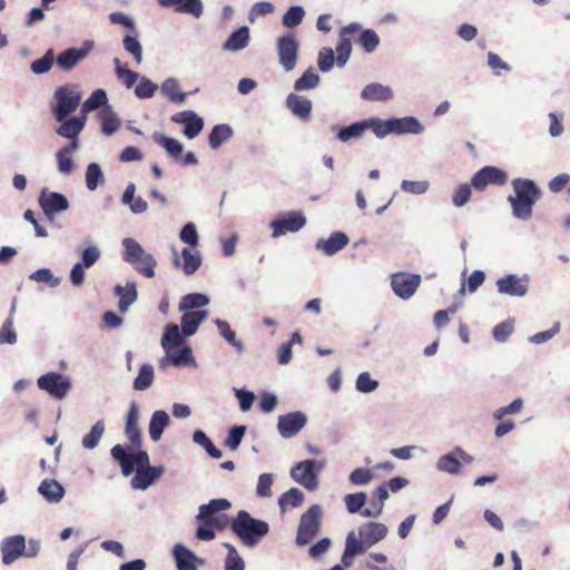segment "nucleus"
<instances>
[{"label":"nucleus","instance_id":"44","mask_svg":"<svg viewBox=\"0 0 570 570\" xmlns=\"http://www.w3.org/2000/svg\"><path fill=\"white\" fill-rule=\"evenodd\" d=\"M360 32L357 43L364 49V51L368 53L373 52L380 45V37L372 29H366Z\"/></svg>","mask_w":570,"mask_h":570},{"label":"nucleus","instance_id":"59","mask_svg":"<svg viewBox=\"0 0 570 570\" xmlns=\"http://www.w3.org/2000/svg\"><path fill=\"white\" fill-rule=\"evenodd\" d=\"M335 62L334 51L331 48H323L318 52L317 65L322 72L330 71Z\"/></svg>","mask_w":570,"mask_h":570},{"label":"nucleus","instance_id":"9","mask_svg":"<svg viewBox=\"0 0 570 570\" xmlns=\"http://www.w3.org/2000/svg\"><path fill=\"white\" fill-rule=\"evenodd\" d=\"M39 205L49 220L53 219L55 214L68 209L69 202L60 193L43 190L39 197Z\"/></svg>","mask_w":570,"mask_h":570},{"label":"nucleus","instance_id":"51","mask_svg":"<svg viewBox=\"0 0 570 570\" xmlns=\"http://www.w3.org/2000/svg\"><path fill=\"white\" fill-rule=\"evenodd\" d=\"M438 469L440 471L450 473V474H456L461 470V463L459 459L454 455V453H449L445 455H442L438 461Z\"/></svg>","mask_w":570,"mask_h":570},{"label":"nucleus","instance_id":"28","mask_svg":"<svg viewBox=\"0 0 570 570\" xmlns=\"http://www.w3.org/2000/svg\"><path fill=\"white\" fill-rule=\"evenodd\" d=\"M111 456L117 461L121 468L124 475H130L135 468V459L132 453H127L122 445L117 444L111 449Z\"/></svg>","mask_w":570,"mask_h":570},{"label":"nucleus","instance_id":"37","mask_svg":"<svg viewBox=\"0 0 570 570\" xmlns=\"http://www.w3.org/2000/svg\"><path fill=\"white\" fill-rule=\"evenodd\" d=\"M115 291L119 296V311L124 313L137 299L136 285L135 283L128 284L127 287L117 285Z\"/></svg>","mask_w":570,"mask_h":570},{"label":"nucleus","instance_id":"56","mask_svg":"<svg viewBox=\"0 0 570 570\" xmlns=\"http://www.w3.org/2000/svg\"><path fill=\"white\" fill-rule=\"evenodd\" d=\"M367 546L363 541V539H358L355 537L354 532H350L346 538L345 543V554L346 556H356L361 554L366 550Z\"/></svg>","mask_w":570,"mask_h":570},{"label":"nucleus","instance_id":"62","mask_svg":"<svg viewBox=\"0 0 570 570\" xmlns=\"http://www.w3.org/2000/svg\"><path fill=\"white\" fill-rule=\"evenodd\" d=\"M117 77L122 80L127 88H131L138 79V73L120 66L119 59H115Z\"/></svg>","mask_w":570,"mask_h":570},{"label":"nucleus","instance_id":"57","mask_svg":"<svg viewBox=\"0 0 570 570\" xmlns=\"http://www.w3.org/2000/svg\"><path fill=\"white\" fill-rule=\"evenodd\" d=\"M248 41L249 36L239 35L236 31H233L223 47L227 51H238L245 48L248 45Z\"/></svg>","mask_w":570,"mask_h":570},{"label":"nucleus","instance_id":"31","mask_svg":"<svg viewBox=\"0 0 570 570\" xmlns=\"http://www.w3.org/2000/svg\"><path fill=\"white\" fill-rule=\"evenodd\" d=\"M169 423V416L165 411H156L149 422V435L153 441H158L165 428Z\"/></svg>","mask_w":570,"mask_h":570},{"label":"nucleus","instance_id":"2","mask_svg":"<svg viewBox=\"0 0 570 570\" xmlns=\"http://www.w3.org/2000/svg\"><path fill=\"white\" fill-rule=\"evenodd\" d=\"M232 531L248 547L256 546L269 531L266 521L254 519L247 511L240 510L230 522Z\"/></svg>","mask_w":570,"mask_h":570},{"label":"nucleus","instance_id":"41","mask_svg":"<svg viewBox=\"0 0 570 570\" xmlns=\"http://www.w3.org/2000/svg\"><path fill=\"white\" fill-rule=\"evenodd\" d=\"M154 381V367L150 364L140 366L137 377L134 381V389L137 391L147 390Z\"/></svg>","mask_w":570,"mask_h":570},{"label":"nucleus","instance_id":"25","mask_svg":"<svg viewBox=\"0 0 570 570\" xmlns=\"http://www.w3.org/2000/svg\"><path fill=\"white\" fill-rule=\"evenodd\" d=\"M181 332L185 336L195 334L198 326L208 317L207 311L183 312Z\"/></svg>","mask_w":570,"mask_h":570},{"label":"nucleus","instance_id":"39","mask_svg":"<svg viewBox=\"0 0 570 570\" xmlns=\"http://www.w3.org/2000/svg\"><path fill=\"white\" fill-rule=\"evenodd\" d=\"M183 343V336L178 325L169 324L161 338L164 350L169 353V350L179 346Z\"/></svg>","mask_w":570,"mask_h":570},{"label":"nucleus","instance_id":"10","mask_svg":"<svg viewBox=\"0 0 570 570\" xmlns=\"http://www.w3.org/2000/svg\"><path fill=\"white\" fill-rule=\"evenodd\" d=\"M315 464L314 460L302 461L291 471L292 478L309 491L315 490L318 485L317 475L314 470Z\"/></svg>","mask_w":570,"mask_h":570},{"label":"nucleus","instance_id":"1","mask_svg":"<svg viewBox=\"0 0 570 570\" xmlns=\"http://www.w3.org/2000/svg\"><path fill=\"white\" fill-rule=\"evenodd\" d=\"M514 195L508 197L515 218L529 220L532 217L533 206L541 196V191L533 180L515 178L512 180Z\"/></svg>","mask_w":570,"mask_h":570},{"label":"nucleus","instance_id":"20","mask_svg":"<svg viewBox=\"0 0 570 570\" xmlns=\"http://www.w3.org/2000/svg\"><path fill=\"white\" fill-rule=\"evenodd\" d=\"M86 117L82 118H70L63 119L60 127L57 129V134L61 137L70 139V142H75L79 148L78 136L85 127Z\"/></svg>","mask_w":570,"mask_h":570},{"label":"nucleus","instance_id":"45","mask_svg":"<svg viewBox=\"0 0 570 570\" xmlns=\"http://www.w3.org/2000/svg\"><path fill=\"white\" fill-rule=\"evenodd\" d=\"M131 265L138 273H140L145 277L151 278L155 276L156 261L153 257V255L148 253L142 255L140 259H137V263Z\"/></svg>","mask_w":570,"mask_h":570},{"label":"nucleus","instance_id":"49","mask_svg":"<svg viewBox=\"0 0 570 570\" xmlns=\"http://www.w3.org/2000/svg\"><path fill=\"white\" fill-rule=\"evenodd\" d=\"M227 549V557L225 560L226 570H244L245 563L242 557L238 554L236 548L230 543H224Z\"/></svg>","mask_w":570,"mask_h":570},{"label":"nucleus","instance_id":"30","mask_svg":"<svg viewBox=\"0 0 570 570\" xmlns=\"http://www.w3.org/2000/svg\"><path fill=\"white\" fill-rule=\"evenodd\" d=\"M361 96L365 100L386 101L392 98L393 94L390 87L374 82L365 86Z\"/></svg>","mask_w":570,"mask_h":570},{"label":"nucleus","instance_id":"47","mask_svg":"<svg viewBox=\"0 0 570 570\" xmlns=\"http://www.w3.org/2000/svg\"><path fill=\"white\" fill-rule=\"evenodd\" d=\"M108 101L107 94L104 89H96L90 97L82 104V112H89L106 105Z\"/></svg>","mask_w":570,"mask_h":570},{"label":"nucleus","instance_id":"23","mask_svg":"<svg viewBox=\"0 0 570 570\" xmlns=\"http://www.w3.org/2000/svg\"><path fill=\"white\" fill-rule=\"evenodd\" d=\"M358 534L371 547L386 537L387 528L383 523L370 522L358 529Z\"/></svg>","mask_w":570,"mask_h":570},{"label":"nucleus","instance_id":"17","mask_svg":"<svg viewBox=\"0 0 570 570\" xmlns=\"http://www.w3.org/2000/svg\"><path fill=\"white\" fill-rule=\"evenodd\" d=\"M158 3L163 8L187 13L195 18H199L203 13V3L200 0H158Z\"/></svg>","mask_w":570,"mask_h":570},{"label":"nucleus","instance_id":"19","mask_svg":"<svg viewBox=\"0 0 570 570\" xmlns=\"http://www.w3.org/2000/svg\"><path fill=\"white\" fill-rule=\"evenodd\" d=\"M498 291L510 296H523L528 292V285L517 275L509 274L497 282Z\"/></svg>","mask_w":570,"mask_h":570},{"label":"nucleus","instance_id":"4","mask_svg":"<svg viewBox=\"0 0 570 570\" xmlns=\"http://www.w3.org/2000/svg\"><path fill=\"white\" fill-rule=\"evenodd\" d=\"M279 63L285 71H292L298 58V42L293 33H287L277 40Z\"/></svg>","mask_w":570,"mask_h":570},{"label":"nucleus","instance_id":"5","mask_svg":"<svg viewBox=\"0 0 570 570\" xmlns=\"http://www.w3.org/2000/svg\"><path fill=\"white\" fill-rule=\"evenodd\" d=\"M57 106L53 109L58 121L66 119L80 104L81 96L67 87H59L56 90Z\"/></svg>","mask_w":570,"mask_h":570},{"label":"nucleus","instance_id":"58","mask_svg":"<svg viewBox=\"0 0 570 570\" xmlns=\"http://www.w3.org/2000/svg\"><path fill=\"white\" fill-rule=\"evenodd\" d=\"M374 497L377 499V502L375 503V511L372 512L368 509H365L362 514L365 517H377L383 509L384 501L389 498V492L386 485H381L373 492Z\"/></svg>","mask_w":570,"mask_h":570},{"label":"nucleus","instance_id":"43","mask_svg":"<svg viewBox=\"0 0 570 570\" xmlns=\"http://www.w3.org/2000/svg\"><path fill=\"white\" fill-rule=\"evenodd\" d=\"M183 256V271L186 275H193L200 266L202 258L198 253L191 252L189 248H184Z\"/></svg>","mask_w":570,"mask_h":570},{"label":"nucleus","instance_id":"27","mask_svg":"<svg viewBox=\"0 0 570 570\" xmlns=\"http://www.w3.org/2000/svg\"><path fill=\"white\" fill-rule=\"evenodd\" d=\"M78 149L75 142H69L67 146L60 148L56 154L58 170L65 175H70L73 171V161L71 154Z\"/></svg>","mask_w":570,"mask_h":570},{"label":"nucleus","instance_id":"42","mask_svg":"<svg viewBox=\"0 0 570 570\" xmlns=\"http://www.w3.org/2000/svg\"><path fill=\"white\" fill-rule=\"evenodd\" d=\"M366 130V122L365 120L354 122L347 127L340 128L337 131V138L341 141H348L352 138H360L363 136V134Z\"/></svg>","mask_w":570,"mask_h":570},{"label":"nucleus","instance_id":"12","mask_svg":"<svg viewBox=\"0 0 570 570\" xmlns=\"http://www.w3.org/2000/svg\"><path fill=\"white\" fill-rule=\"evenodd\" d=\"M307 417L304 413L296 411L281 415L277 422V430L283 438L289 439L296 435L306 424Z\"/></svg>","mask_w":570,"mask_h":570},{"label":"nucleus","instance_id":"53","mask_svg":"<svg viewBox=\"0 0 570 570\" xmlns=\"http://www.w3.org/2000/svg\"><path fill=\"white\" fill-rule=\"evenodd\" d=\"M155 140L166 149V151L174 157L175 159H179L183 154V145L175 138H169L166 136L155 137Z\"/></svg>","mask_w":570,"mask_h":570},{"label":"nucleus","instance_id":"54","mask_svg":"<svg viewBox=\"0 0 570 570\" xmlns=\"http://www.w3.org/2000/svg\"><path fill=\"white\" fill-rule=\"evenodd\" d=\"M104 180V175L100 169V166L96 163H91L88 165L86 170V184L89 190H95L99 183Z\"/></svg>","mask_w":570,"mask_h":570},{"label":"nucleus","instance_id":"63","mask_svg":"<svg viewBox=\"0 0 570 570\" xmlns=\"http://www.w3.org/2000/svg\"><path fill=\"white\" fill-rule=\"evenodd\" d=\"M52 63H53V52H52V50H48L43 57L35 60L31 63V70H32V72H35L37 75L45 73L50 70Z\"/></svg>","mask_w":570,"mask_h":570},{"label":"nucleus","instance_id":"3","mask_svg":"<svg viewBox=\"0 0 570 570\" xmlns=\"http://www.w3.org/2000/svg\"><path fill=\"white\" fill-rule=\"evenodd\" d=\"M321 519L322 508L318 504H313L302 514L296 535V543L298 546H306L317 535L321 528Z\"/></svg>","mask_w":570,"mask_h":570},{"label":"nucleus","instance_id":"7","mask_svg":"<svg viewBox=\"0 0 570 570\" xmlns=\"http://www.w3.org/2000/svg\"><path fill=\"white\" fill-rule=\"evenodd\" d=\"M421 283V276L405 272L395 273L391 277L393 292L402 299H407L416 292Z\"/></svg>","mask_w":570,"mask_h":570},{"label":"nucleus","instance_id":"48","mask_svg":"<svg viewBox=\"0 0 570 570\" xmlns=\"http://www.w3.org/2000/svg\"><path fill=\"white\" fill-rule=\"evenodd\" d=\"M366 129H372L376 137L383 138L389 134H392V121L382 120L380 118H370L365 120Z\"/></svg>","mask_w":570,"mask_h":570},{"label":"nucleus","instance_id":"55","mask_svg":"<svg viewBox=\"0 0 570 570\" xmlns=\"http://www.w3.org/2000/svg\"><path fill=\"white\" fill-rule=\"evenodd\" d=\"M304 14L305 11L302 7L293 6L284 13L283 24L287 28H295L302 22Z\"/></svg>","mask_w":570,"mask_h":570},{"label":"nucleus","instance_id":"15","mask_svg":"<svg viewBox=\"0 0 570 570\" xmlns=\"http://www.w3.org/2000/svg\"><path fill=\"white\" fill-rule=\"evenodd\" d=\"M138 420L139 409L138 405L132 402L126 417L125 435L130 441L134 449H140L141 446V430L138 425Z\"/></svg>","mask_w":570,"mask_h":570},{"label":"nucleus","instance_id":"14","mask_svg":"<svg viewBox=\"0 0 570 570\" xmlns=\"http://www.w3.org/2000/svg\"><path fill=\"white\" fill-rule=\"evenodd\" d=\"M306 224V218L301 213H289L282 219L272 222L273 235L279 236L286 233L299 230Z\"/></svg>","mask_w":570,"mask_h":570},{"label":"nucleus","instance_id":"26","mask_svg":"<svg viewBox=\"0 0 570 570\" xmlns=\"http://www.w3.org/2000/svg\"><path fill=\"white\" fill-rule=\"evenodd\" d=\"M392 134H420L423 126L415 117L392 118Z\"/></svg>","mask_w":570,"mask_h":570},{"label":"nucleus","instance_id":"46","mask_svg":"<svg viewBox=\"0 0 570 570\" xmlns=\"http://www.w3.org/2000/svg\"><path fill=\"white\" fill-rule=\"evenodd\" d=\"M105 432V424L102 421H98L90 430L88 434L82 438V446L86 449H94L98 445L100 439Z\"/></svg>","mask_w":570,"mask_h":570},{"label":"nucleus","instance_id":"18","mask_svg":"<svg viewBox=\"0 0 570 570\" xmlns=\"http://www.w3.org/2000/svg\"><path fill=\"white\" fill-rule=\"evenodd\" d=\"M163 473L164 469L161 466L136 469V474L131 480V487L138 490H146L157 479H159Z\"/></svg>","mask_w":570,"mask_h":570},{"label":"nucleus","instance_id":"52","mask_svg":"<svg viewBox=\"0 0 570 570\" xmlns=\"http://www.w3.org/2000/svg\"><path fill=\"white\" fill-rule=\"evenodd\" d=\"M320 82V76L312 69L306 70L294 83L295 90H307L315 88Z\"/></svg>","mask_w":570,"mask_h":570},{"label":"nucleus","instance_id":"13","mask_svg":"<svg viewBox=\"0 0 570 570\" xmlns=\"http://www.w3.org/2000/svg\"><path fill=\"white\" fill-rule=\"evenodd\" d=\"M24 549L26 541L23 535L17 534L6 538L1 543L2 562L11 564L23 554Z\"/></svg>","mask_w":570,"mask_h":570},{"label":"nucleus","instance_id":"36","mask_svg":"<svg viewBox=\"0 0 570 570\" xmlns=\"http://www.w3.org/2000/svg\"><path fill=\"white\" fill-rule=\"evenodd\" d=\"M216 327L223 338L230 344L237 353H243L245 347L240 340L236 337L235 331H233L226 321L216 320Z\"/></svg>","mask_w":570,"mask_h":570},{"label":"nucleus","instance_id":"24","mask_svg":"<svg viewBox=\"0 0 570 570\" xmlns=\"http://www.w3.org/2000/svg\"><path fill=\"white\" fill-rule=\"evenodd\" d=\"M286 105L293 115L302 120H309L312 114L311 100L295 94H289L286 98Z\"/></svg>","mask_w":570,"mask_h":570},{"label":"nucleus","instance_id":"38","mask_svg":"<svg viewBox=\"0 0 570 570\" xmlns=\"http://www.w3.org/2000/svg\"><path fill=\"white\" fill-rule=\"evenodd\" d=\"M191 357V351L189 347H184L176 354H168L159 361V367L165 370L169 365L181 366L188 363Z\"/></svg>","mask_w":570,"mask_h":570},{"label":"nucleus","instance_id":"6","mask_svg":"<svg viewBox=\"0 0 570 570\" xmlns=\"http://www.w3.org/2000/svg\"><path fill=\"white\" fill-rule=\"evenodd\" d=\"M508 181V174L498 167L485 166L471 178V185L476 190H483L488 185L503 186Z\"/></svg>","mask_w":570,"mask_h":570},{"label":"nucleus","instance_id":"11","mask_svg":"<svg viewBox=\"0 0 570 570\" xmlns=\"http://www.w3.org/2000/svg\"><path fill=\"white\" fill-rule=\"evenodd\" d=\"M40 390L48 392L56 399H62L70 389V384L61 374L56 372L47 373L38 379Z\"/></svg>","mask_w":570,"mask_h":570},{"label":"nucleus","instance_id":"34","mask_svg":"<svg viewBox=\"0 0 570 570\" xmlns=\"http://www.w3.org/2000/svg\"><path fill=\"white\" fill-rule=\"evenodd\" d=\"M174 557L177 562L178 570H196L194 564L195 556L183 544H176L174 548Z\"/></svg>","mask_w":570,"mask_h":570},{"label":"nucleus","instance_id":"22","mask_svg":"<svg viewBox=\"0 0 570 570\" xmlns=\"http://www.w3.org/2000/svg\"><path fill=\"white\" fill-rule=\"evenodd\" d=\"M348 244V237L343 232H334L327 239H318L316 248L323 250L326 255H334Z\"/></svg>","mask_w":570,"mask_h":570},{"label":"nucleus","instance_id":"60","mask_svg":"<svg viewBox=\"0 0 570 570\" xmlns=\"http://www.w3.org/2000/svg\"><path fill=\"white\" fill-rule=\"evenodd\" d=\"M17 342V334L13 328L12 317H8L0 328V344H14Z\"/></svg>","mask_w":570,"mask_h":570},{"label":"nucleus","instance_id":"61","mask_svg":"<svg viewBox=\"0 0 570 570\" xmlns=\"http://www.w3.org/2000/svg\"><path fill=\"white\" fill-rule=\"evenodd\" d=\"M157 85L147 79L146 77H141L139 83L135 88V94L138 98L145 99V98H151L156 90Z\"/></svg>","mask_w":570,"mask_h":570},{"label":"nucleus","instance_id":"32","mask_svg":"<svg viewBox=\"0 0 570 570\" xmlns=\"http://www.w3.org/2000/svg\"><path fill=\"white\" fill-rule=\"evenodd\" d=\"M161 94L171 102L181 104L186 100V92L180 90L179 83L175 78L166 79L160 87Z\"/></svg>","mask_w":570,"mask_h":570},{"label":"nucleus","instance_id":"33","mask_svg":"<svg viewBox=\"0 0 570 570\" xmlns=\"http://www.w3.org/2000/svg\"><path fill=\"white\" fill-rule=\"evenodd\" d=\"M38 490L50 502L60 501L65 494L63 488L55 480H43Z\"/></svg>","mask_w":570,"mask_h":570},{"label":"nucleus","instance_id":"50","mask_svg":"<svg viewBox=\"0 0 570 570\" xmlns=\"http://www.w3.org/2000/svg\"><path fill=\"white\" fill-rule=\"evenodd\" d=\"M246 430L247 429L245 425H234L229 430L228 435L224 441V445L228 448L230 451L237 450L242 440L245 436Z\"/></svg>","mask_w":570,"mask_h":570},{"label":"nucleus","instance_id":"40","mask_svg":"<svg viewBox=\"0 0 570 570\" xmlns=\"http://www.w3.org/2000/svg\"><path fill=\"white\" fill-rule=\"evenodd\" d=\"M303 501V492L297 488H292L279 497L278 505L282 511H285L287 507L297 508L302 505Z\"/></svg>","mask_w":570,"mask_h":570},{"label":"nucleus","instance_id":"35","mask_svg":"<svg viewBox=\"0 0 570 570\" xmlns=\"http://www.w3.org/2000/svg\"><path fill=\"white\" fill-rule=\"evenodd\" d=\"M122 245L125 248L122 258L129 264L137 263V259H140V257L146 254L141 245L134 238H125Z\"/></svg>","mask_w":570,"mask_h":570},{"label":"nucleus","instance_id":"8","mask_svg":"<svg viewBox=\"0 0 570 570\" xmlns=\"http://www.w3.org/2000/svg\"><path fill=\"white\" fill-rule=\"evenodd\" d=\"M362 30V26L357 22L348 23L344 26L340 30V40L336 45V63L338 67H343L351 57L352 52V41L351 36L357 33Z\"/></svg>","mask_w":570,"mask_h":570},{"label":"nucleus","instance_id":"64","mask_svg":"<svg viewBox=\"0 0 570 570\" xmlns=\"http://www.w3.org/2000/svg\"><path fill=\"white\" fill-rule=\"evenodd\" d=\"M345 504L350 513L358 512L365 503L366 495L363 492L347 494L345 497Z\"/></svg>","mask_w":570,"mask_h":570},{"label":"nucleus","instance_id":"29","mask_svg":"<svg viewBox=\"0 0 570 570\" xmlns=\"http://www.w3.org/2000/svg\"><path fill=\"white\" fill-rule=\"evenodd\" d=\"M210 299L208 296L199 293L187 294L181 297L179 302L180 312L202 311L200 308L207 306Z\"/></svg>","mask_w":570,"mask_h":570},{"label":"nucleus","instance_id":"16","mask_svg":"<svg viewBox=\"0 0 570 570\" xmlns=\"http://www.w3.org/2000/svg\"><path fill=\"white\" fill-rule=\"evenodd\" d=\"M197 519L206 523L205 527H198L197 538L200 540L214 539V499L200 507Z\"/></svg>","mask_w":570,"mask_h":570},{"label":"nucleus","instance_id":"21","mask_svg":"<svg viewBox=\"0 0 570 570\" xmlns=\"http://www.w3.org/2000/svg\"><path fill=\"white\" fill-rule=\"evenodd\" d=\"M90 46L89 47H82V48H70L57 57V65L63 69V70H71L73 67L77 66L79 61H81L83 58L87 57L89 53Z\"/></svg>","mask_w":570,"mask_h":570}]
</instances>
